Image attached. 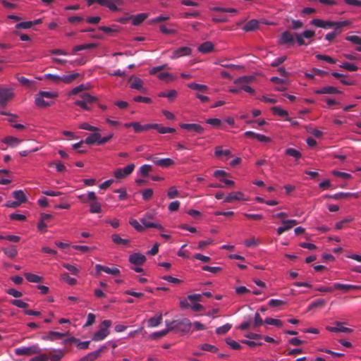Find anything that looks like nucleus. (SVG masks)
I'll return each instance as SVG.
<instances>
[{
    "label": "nucleus",
    "instance_id": "12",
    "mask_svg": "<svg viewBox=\"0 0 361 361\" xmlns=\"http://www.w3.org/2000/svg\"><path fill=\"white\" fill-rule=\"evenodd\" d=\"M336 326H334V327L327 326L326 330H328L330 332H334V333L343 332V333L350 334V333L353 332V329L343 326L342 323L340 322H336Z\"/></svg>",
    "mask_w": 361,
    "mask_h": 361
},
{
    "label": "nucleus",
    "instance_id": "4",
    "mask_svg": "<svg viewBox=\"0 0 361 361\" xmlns=\"http://www.w3.org/2000/svg\"><path fill=\"white\" fill-rule=\"evenodd\" d=\"M13 91L11 88L0 89V105L5 107L7 102L13 97Z\"/></svg>",
    "mask_w": 361,
    "mask_h": 361
},
{
    "label": "nucleus",
    "instance_id": "47",
    "mask_svg": "<svg viewBox=\"0 0 361 361\" xmlns=\"http://www.w3.org/2000/svg\"><path fill=\"white\" fill-rule=\"evenodd\" d=\"M272 113L274 115L279 116L281 117H284L288 116V111L283 109H281L279 106H273L271 109Z\"/></svg>",
    "mask_w": 361,
    "mask_h": 361
},
{
    "label": "nucleus",
    "instance_id": "11",
    "mask_svg": "<svg viewBox=\"0 0 361 361\" xmlns=\"http://www.w3.org/2000/svg\"><path fill=\"white\" fill-rule=\"evenodd\" d=\"M191 49L188 47H182L173 51L171 59H178L185 56H189L191 54Z\"/></svg>",
    "mask_w": 361,
    "mask_h": 361
},
{
    "label": "nucleus",
    "instance_id": "5",
    "mask_svg": "<svg viewBox=\"0 0 361 361\" xmlns=\"http://www.w3.org/2000/svg\"><path fill=\"white\" fill-rule=\"evenodd\" d=\"M135 169L133 164H130L123 169H118L114 171V177L117 179H122L130 175Z\"/></svg>",
    "mask_w": 361,
    "mask_h": 361
},
{
    "label": "nucleus",
    "instance_id": "7",
    "mask_svg": "<svg viewBox=\"0 0 361 361\" xmlns=\"http://www.w3.org/2000/svg\"><path fill=\"white\" fill-rule=\"evenodd\" d=\"M95 270H96V273L97 275H99L101 271H104L106 274H111L114 276H119L120 275L119 269L116 267L110 268V267H105V266H103L101 264H96Z\"/></svg>",
    "mask_w": 361,
    "mask_h": 361
},
{
    "label": "nucleus",
    "instance_id": "18",
    "mask_svg": "<svg viewBox=\"0 0 361 361\" xmlns=\"http://www.w3.org/2000/svg\"><path fill=\"white\" fill-rule=\"evenodd\" d=\"M244 195L241 192H234L228 194L224 199L225 202H231L234 200H244Z\"/></svg>",
    "mask_w": 361,
    "mask_h": 361
},
{
    "label": "nucleus",
    "instance_id": "55",
    "mask_svg": "<svg viewBox=\"0 0 361 361\" xmlns=\"http://www.w3.org/2000/svg\"><path fill=\"white\" fill-rule=\"evenodd\" d=\"M238 87H240V90H243L246 92H248L251 94H255V90L247 83H241V84H235Z\"/></svg>",
    "mask_w": 361,
    "mask_h": 361
},
{
    "label": "nucleus",
    "instance_id": "52",
    "mask_svg": "<svg viewBox=\"0 0 361 361\" xmlns=\"http://www.w3.org/2000/svg\"><path fill=\"white\" fill-rule=\"evenodd\" d=\"M225 341H226V343L233 350H240L242 348V346L240 345V344H239L238 342H236L231 338H228L226 339Z\"/></svg>",
    "mask_w": 361,
    "mask_h": 361
},
{
    "label": "nucleus",
    "instance_id": "2",
    "mask_svg": "<svg viewBox=\"0 0 361 361\" xmlns=\"http://www.w3.org/2000/svg\"><path fill=\"white\" fill-rule=\"evenodd\" d=\"M111 326V321L104 320L99 326V329L92 336V340L94 341H100L104 340L109 334V328Z\"/></svg>",
    "mask_w": 361,
    "mask_h": 361
},
{
    "label": "nucleus",
    "instance_id": "64",
    "mask_svg": "<svg viewBox=\"0 0 361 361\" xmlns=\"http://www.w3.org/2000/svg\"><path fill=\"white\" fill-rule=\"evenodd\" d=\"M291 23H292V25H291L290 28L294 30H299L301 27H302V26H303V23L302 21L298 20L292 19Z\"/></svg>",
    "mask_w": 361,
    "mask_h": 361
},
{
    "label": "nucleus",
    "instance_id": "15",
    "mask_svg": "<svg viewBox=\"0 0 361 361\" xmlns=\"http://www.w3.org/2000/svg\"><path fill=\"white\" fill-rule=\"evenodd\" d=\"M141 223L142 224V226L145 228H155L158 230L162 231L164 230L163 226L159 224L153 223L149 221L147 219V215H145L141 219Z\"/></svg>",
    "mask_w": 361,
    "mask_h": 361
},
{
    "label": "nucleus",
    "instance_id": "40",
    "mask_svg": "<svg viewBox=\"0 0 361 361\" xmlns=\"http://www.w3.org/2000/svg\"><path fill=\"white\" fill-rule=\"evenodd\" d=\"M166 324L167 326V329L152 334L151 335V338H159L160 337L166 336L170 331H171L170 325H169V322H166Z\"/></svg>",
    "mask_w": 361,
    "mask_h": 361
},
{
    "label": "nucleus",
    "instance_id": "31",
    "mask_svg": "<svg viewBox=\"0 0 361 361\" xmlns=\"http://www.w3.org/2000/svg\"><path fill=\"white\" fill-rule=\"evenodd\" d=\"M331 198H333L334 200H339L341 198L348 197H353L355 198H357L359 197L358 193H351V192H338L334 195L329 196Z\"/></svg>",
    "mask_w": 361,
    "mask_h": 361
},
{
    "label": "nucleus",
    "instance_id": "13",
    "mask_svg": "<svg viewBox=\"0 0 361 361\" xmlns=\"http://www.w3.org/2000/svg\"><path fill=\"white\" fill-rule=\"evenodd\" d=\"M314 93L317 94H334L341 93L339 90H338L336 87L332 86H325L319 89H317L314 90Z\"/></svg>",
    "mask_w": 361,
    "mask_h": 361
},
{
    "label": "nucleus",
    "instance_id": "49",
    "mask_svg": "<svg viewBox=\"0 0 361 361\" xmlns=\"http://www.w3.org/2000/svg\"><path fill=\"white\" fill-rule=\"evenodd\" d=\"M326 302L324 299H318L311 302L308 307V310H312L316 307H322L325 305Z\"/></svg>",
    "mask_w": 361,
    "mask_h": 361
},
{
    "label": "nucleus",
    "instance_id": "17",
    "mask_svg": "<svg viewBox=\"0 0 361 361\" xmlns=\"http://www.w3.org/2000/svg\"><path fill=\"white\" fill-rule=\"evenodd\" d=\"M293 42H294L293 35L288 31H285L281 35V38L279 39V44H292Z\"/></svg>",
    "mask_w": 361,
    "mask_h": 361
},
{
    "label": "nucleus",
    "instance_id": "32",
    "mask_svg": "<svg viewBox=\"0 0 361 361\" xmlns=\"http://www.w3.org/2000/svg\"><path fill=\"white\" fill-rule=\"evenodd\" d=\"M24 276H25V279L29 282H31V283H40L43 280L42 277H41L38 275L32 274V273H28V272L25 273Z\"/></svg>",
    "mask_w": 361,
    "mask_h": 361
},
{
    "label": "nucleus",
    "instance_id": "33",
    "mask_svg": "<svg viewBox=\"0 0 361 361\" xmlns=\"http://www.w3.org/2000/svg\"><path fill=\"white\" fill-rule=\"evenodd\" d=\"M2 142L11 147H15L21 142V140L12 136L5 137Z\"/></svg>",
    "mask_w": 361,
    "mask_h": 361
},
{
    "label": "nucleus",
    "instance_id": "26",
    "mask_svg": "<svg viewBox=\"0 0 361 361\" xmlns=\"http://www.w3.org/2000/svg\"><path fill=\"white\" fill-rule=\"evenodd\" d=\"M100 139V134L94 132L85 140V143L87 145H93L96 143L98 145V142Z\"/></svg>",
    "mask_w": 361,
    "mask_h": 361
},
{
    "label": "nucleus",
    "instance_id": "27",
    "mask_svg": "<svg viewBox=\"0 0 361 361\" xmlns=\"http://www.w3.org/2000/svg\"><path fill=\"white\" fill-rule=\"evenodd\" d=\"M35 103L36 106L39 108H44L51 105V104L49 102L45 101L44 97L39 94H36Z\"/></svg>",
    "mask_w": 361,
    "mask_h": 361
},
{
    "label": "nucleus",
    "instance_id": "42",
    "mask_svg": "<svg viewBox=\"0 0 361 361\" xmlns=\"http://www.w3.org/2000/svg\"><path fill=\"white\" fill-rule=\"evenodd\" d=\"M188 87L192 90H197L202 92H204L208 90L207 86L195 82L188 83Z\"/></svg>",
    "mask_w": 361,
    "mask_h": 361
},
{
    "label": "nucleus",
    "instance_id": "8",
    "mask_svg": "<svg viewBox=\"0 0 361 361\" xmlns=\"http://www.w3.org/2000/svg\"><path fill=\"white\" fill-rule=\"evenodd\" d=\"M146 259V257L144 255L137 252L130 255L128 260L134 265L140 266L145 262Z\"/></svg>",
    "mask_w": 361,
    "mask_h": 361
},
{
    "label": "nucleus",
    "instance_id": "60",
    "mask_svg": "<svg viewBox=\"0 0 361 361\" xmlns=\"http://www.w3.org/2000/svg\"><path fill=\"white\" fill-rule=\"evenodd\" d=\"M340 67L348 71H356L358 69L357 66H356L353 63H343L341 65H340Z\"/></svg>",
    "mask_w": 361,
    "mask_h": 361
},
{
    "label": "nucleus",
    "instance_id": "39",
    "mask_svg": "<svg viewBox=\"0 0 361 361\" xmlns=\"http://www.w3.org/2000/svg\"><path fill=\"white\" fill-rule=\"evenodd\" d=\"M333 286H334V290H343V291L353 290V288H356L355 285L342 284V283H334Z\"/></svg>",
    "mask_w": 361,
    "mask_h": 361
},
{
    "label": "nucleus",
    "instance_id": "6",
    "mask_svg": "<svg viewBox=\"0 0 361 361\" xmlns=\"http://www.w3.org/2000/svg\"><path fill=\"white\" fill-rule=\"evenodd\" d=\"M147 159L151 160L155 165L162 168H166L174 164L173 160L170 158L159 159L155 157H152Z\"/></svg>",
    "mask_w": 361,
    "mask_h": 361
},
{
    "label": "nucleus",
    "instance_id": "63",
    "mask_svg": "<svg viewBox=\"0 0 361 361\" xmlns=\"http://www.w3.org/2000/svg\"><path fill=\"white\" fill-rule=\"evenodd\" d=\"M32 26V21L21 22L16 25V28L20 29H28Z\"/></svg>",
    "mask_w": 361,
    "mask_h": 361
},
{
    "label": "nucleus",
    "instance_id": "59",
    "mask_svg": "<svg viewBox=\"0 0 361 361\" xmlns=\"http://www.w3.org/2000/svg\"><path fill=\"white\" fill-rule=\"evenodd\" d=\"M11 304L22 309H26L29 307V305L27 302L21 300H13L11 301Z\"/></svg>",
    "mask_w": 361,
    "mask_h": 361
},
{
    "label": "nucleus",
    "instance_id": "14",
    "mask_svg": "<svg viewBox=\"0 0 361 361\" xmlns=\"http://www.w3.org/2000/svg\"><path fill=\"white\" fill-rule=\"evenodd\" d=\"M130 87L132 89L137 90L142 92H145L146 90L142 86V81L141 79H140L139 78H136V77H135V78L131 77L130 78Z\"/></svg>",
    "mask_w": 361,
    "mask_h": 361
},
{
    "label": "nucleus",
    "instance_id": "61",
    "mask_svg": "<svg viewBox=\"0 0 361 361\" xmlns=\"http://www.w3.org/2000/svg\"><path fill=\"white\" fill-rule=\"evenodd\" d=\"M79 128L82 130H87L92 132H97L99 130V128L94 126H92L87 123H82L80 125Z\"/></svg>",
    "mask_w": 361,
    "mask_h": 361
},
{
    "label": "nucleus",
    "instance_id": "10",
    "mask_svg": "<svg viewBox=\"0 0 361 361\" xmlns=\"http://www.w3.org/2000/svg\"><path fill=\"white\" fill-rule=\"evenodd\" d=\"M180 127L182 129H185L190 131H194L200 135L203 134L204 131L203 127L196 123H181L180 125Z\"/></svg>",
    "mask_w": 361,
    "mask_h": 361
},
{
    "label": "nucleus",
    "instance_id": "50",
    "mask_svg": "<svg viewBox=\"0 0 361 361\" xmlns=\"http://www.w3.org/2000/svg\"><path fill=\"white\" fill-rule=\"evenodd\" d=\"M61 279L69 285H75L77 282L76 279L71 278L68 273H63L61 276Z\"/></svg>",
    "mask_w": 361,
    "mask_h": 361
},
{
    "label": "nucleus",
    "instance_id": "21",
    "mask_svg": "<svg viewBox=\"0 0 361 361\" xmlns=\"http://www.w3.org/2000/svg\"><path fill=\"white\" fill-rule=\"evenodd\" d=\"M68 333H60L57 331H49L47 335L43 337L44 340L54 341L66 336Z\"/></svg>",
    "mask_w": 361,
    "mask_h": 361
},
{
    "label": "nucleus",
    "instance_id": "43",
    "mask_svg": "<svg viewBox=\"0 0 361 361\" xmlns=\"http://www.w3.org/2000/svg\"><path fill=\"white\" fill-rule=\"evenodd\" d=\"M111 239L112 241L117 245H128L129 243L128 239H123L118 234H113Z\"/></svg>",
    "mask_w": 361,
    "mask_h": 361
},
{
    "label": "nucleus",
    "instance_id": "58",
    "mask_svg": "<svg viewBox=\"0 0 361 361\" xmlns=\"http://www.w3.org/2000/svg\"><path fill=\"white\" fill-rule=\"evenodd\" d=\"M157 78L161 80L171 81L173 80V77L167 72L159 73L157 75Z\"/></svg>",
    "mask_w": 361,
    "mask_h": 361
},
{
    "label": "nucleus",
    "instance_id": "28",
    "mask_svg": "<svg viewBox=\"0 0 361 361\" xmlns=\"http://www.w3.org/2000/svg\"><path fill=\"white\" fill-rule=\"evenodd\" d=\"M121 5H123L122 0H107L106 7H107L108 8H109V10L112 11H118L117 6Z\"/></svg>",
    "mask_w": 361,
    "mask_h": 361
},
{
    "label": "nucleus",
    "instance_id": "22",
    "mask_svg": "<svg viewBox=\"0 0 361 361\" xmlns=\"http://www.w3.org/2000/svg\"><path fill=\"white\" fill-rule=\"evenodd\" d=\"M162 322V314L161 313L157 314L155 317H153L148 319L147 326L149 327H156L159 326Z\"/></svg>",
    "mask_w": 361,
    "mask_h": 361
},
{
    "label": "nucleus",
    "instance_id": "19",
    "mask_svg": "<svg viewBox=\"0 0 361 361\" xmlns=\"http://www.w3.org/2000/svg\"><path fill=\"white\" fill-rule=\"evenodd\" d=\"M64 355L65 352L62 350H54L49 352L48 359L51 361H60Z\"/></svg>",
    "mask_w": 361,
    "mask_h": 361
},
{
    "label": "nucleus",
    "instance_id": "38",
    "mask_svg": "<svg viewBox=\"0 0 361 361\" xmlns=\"http://www.w3.org/2000/svg\"><path fill=\"white\" fill-rule=\"evenodd\" d=\"M82 100L87 104H93L97 101V98L94 97L89 93L85 92L80 95Z\"/></svg>",
    "mask_w": 361,
    "mask_h": 361
},
{
    "label": "nucleus",
    "instance_id": "48",
    "mask_svg": "<svg viewBox=\"0 0 361 361\" xmlns=\"http://www.w3.org/2000/svg\"><path fill=\"white\" fill-rule=\"evenodd\" d=\"M214 154L216 157L229 156L231 152L228 149H223L221 147L218 146L215 148Z\"/></svg>",
    "mask_w": 361,
    "mask_h": 361
},
{
    "label": "nucleus",
    "instance_id": "30",
    "mask_svg": "<svg viewBox=\"0 0 361 361\" xmlns=\"http://www.w3.org/2000/svg\"><path fill=\"white\" fill-rule=\"evenodd\" d=\"M79 76V73H74L68 75H63L61 78V82L65 84H70Z\"/></svg>",
    "mask_w": 361,
    "mask_h": 361
},
{
    "label": "nucleus",
    "instance_id": "53",
    "mask_svg": "<svg viewBox=\"0 0 361 361\" xmlns=\"http://www.w3.org/2000/svg\"><path fill=\"white\" fill-rule=\"evenodd\" d=\"M264 322L267 324L274 325V326H279V327L281 326L283 324V323L281 320L277 319H273L271 317L267 318L264 320Z\"/></svg>",
    "mask_w": 361,
    "mask_h": 361
},
{
    "label": "nucleus",
    "instance_id": "37",
    "mask_svg": "<svg viewBox=\"0 0 361 361\" xmlns=\"http://www.w3.org/2000/svg\"><path fill=\"white\" fill-rule=\"evenodd\" d=\"M97 47V44L95 43L83 44L77 45V46L74 47L73 49V51L77 52V51L85 50V49H93Z\"/></svg>",
    "mask_w": 361,
    "mask_h": 361
},
{
    "label": "nucleus",
    "instance_id": "29",
    "mask_svg": "<svg viewBox=\"0 0 361 361\" xmlns=\"http://www.w3.org/2000/svg\"><path fill=\"white\" fill-rule=\"evenodd\" d=\"M2 251L7 257L11 259L14 258L18 254V251L14 245H11L8 247H4L2 248Z\"/></svg>",
    "mask_w": 361,
    "mask_h": 361
},
{
    "label": "nucleus",
    "instance_id": "35",
    "mask_svg": "<svg viewBox=\"0 0 361 361\" xmlns=\"http://www.w3.org/2000/svg\"><path fill=\"white\" fill-rule=\"evenodd\" d=\"M255 80V77L252 75H245L243 77H240L234 80V84H241V83H252Z\"/></svg>",
    "mask_w": 361,
    "mask_h": 361
},
{
    "label": "nucleus",
    "instance_id": "56",
    "mask_svg": "<svg viewBox=\"0 0 361 361\" xmlns=\"http://www.w3.org/2000/svg\"><path fill=\"white\" fill-rule=\"evenodd\" d=\"M152 167L150 165L145 164L140 168V172L142 176L145 177L152 171Z\"/></svg>",
    "mask_w": 361,
    "mask_h": 361
},
{
    "label": "nucleus",
    "instance_id": "23",
    "mask_svg": "<svg viewBox=\"0 0 361 361\" xmlns=\"http://www.w3.org/2000/svg\"><path fill=\"white\" fill-rule=\"evenodd\" d=\"M214 49V44L211 42H205L198 47V51L203 54L211 52Z\"/></svg>",
    "mask_w": 361,
    "mask_h": 361
},
{
    "label": "nucleus",
    "instance_id": "51",
    "mask_svg": "<svg viewBox=\"0 0 361 361\" xmlns=\"http://www.w3.org/2000/svg\"><path fill=\"white\" fill-rule=\"evenodd\" d=\"M232 327L230 324H226L216 328V333L219 335L224 334L228 332Z\"/></svg>",
    "mask_w": 361,
    "mask_h": 361
},
{
    "label": "nucleus",
    "instance_id": "45",
    "mask_svg": "<svg viewBox=\"0 0 361 361\" xmlns=\"http://www.w3.org/2000/svg\"><path fill=\"white\" fill-rule=\"evenodd\" d=\"M90 213L97 214V213H100L102 212L101 204L97 200L92 202L90 204Z\"/></svg>",
    "mask_w": 361,
    "mask_h": 361
},
{
    "label": "nucleus",
    "instance_id": "3",
    "mask_svg": "<svg viewBox=\"0 0 361 361\" xmlns=\"http://www.w3.org/2000/svg\"><path fill=\"white\" fill-rule=\"evenodd\" d=\"M41 348L37 344L18 348L14 350V353L18 356H30L32 355H38L41 353Z\"/></svg>",
    "mask_w": 361,
    "mask_h": 361
},
{
    "label": "nucleus",
    "instance_id": "25",
    "mask_svg": "<svg viewBox=\"0 0 361 361\" xmlns=\"http://www.w3.org/2000/svg\"><path fill=\"white\" fill-rule=\"evenodd\" d=\"M259 27V22L257 20H249L243 27V30L245 32H250L257 29Z\"/></svg>",
    "mask_w": 361,
    "mask_h": 361
},
{
    "label": "nucleus",
    "instance_id": "41",
    "mask_svg": "<svg viewBox=\"0 0 361 361\" xmlns=\"http://www.w3.org/2000/svg\"><path fill=\"white\" fill-rule=\"evenodd\" d=\"M285 154L287 156L293 157L296 160L300 159L302 157L301 153L293 148L286 149L285 151Z\"/></svg>",
    "mask_w": 361,
    "mask_h": 361
},
{
    "label": "nucleus",
    "instance_id": "9",
    "mask_svg": "<svg viewBox=\"0 0 361 361\" xmlns=\"http://www.w3.org/2000/svg\"><path fill=\"white\" fill-rule=\"evenodd\" d=\"M283 226H280L277 228L278 235H281L286 231L290 230L293 226H295L298 222L295 219L283 220L282 221Z\"/></svg>",
    "mask_w": 361,
    "mask_h": 361
},
{
    "label": "nucleus",
    "instance_id": "20",
    "mask_svg": "<svg viewBox=\"0 0 361 361\" xmlns=\"http://www.w3.org/2000/svg\"><path fill=\"white\" fill-rule=\"evenodd\" d=\"M102 351V348H99L97 350L91 352V353H88L87 355H86L85 356L82 357L78 361H94L97 357H99Z\"/></svg>",
    "mask_w": 361,
    "mask_h": 361
},
{
    "label": "nucleus",
    "instance_id": "1",
    "mask_svg": "<svg viewBox=\"0 0 361 361\" xmlns=\"http://www.w3.org/2000/svg\"><path fill=\"white\" fill-rule=\"evenodd\" d=\"M169 325L171 331L185 334L190 331L192 323L188 319L185 318L182 320L173 321L169 323Z\"/></svg>",
    "mask_w": 361,
    "mask_h": 361
},
{
    "label": "nucleus",
    "instance_id": "24",
    "mask_svg": "<svg viewBox=\"0 0 361 361\" xmlns=\"http://www.w3.org/2000/svg\"><path fill=\"white\" fill-rule=\"evenodd\" d=\"M147 18V13H139V14H137L135 16H131V19H132V24L133 25H140L146 18Z\"/></svg>",
    "mask_w": 361,
    "mask_h": 361
},
{
    "label": "nucleus",
    "instance_id": "16",
    "mask_svg": "<svg viewBox=\"0 0 361 361\" xmlns=\"http://www.w3.org/2000/svg\"><path fill=\"white\" fill-rule=\"evenodd\" d=\"M311 24L317 27H331L335 25L334 22L333 21H324L320 19H313L311 21Z\"/></svg>",
    "mask_w": 361,
    "mask_h": 361
},
{
    "label": "nucleus",
    "instance_id": "34",
    "mask_svg": "<svg viewBox=\"0 0 361 361\" xmlns=\"http://www.w3.org/2000/svg\"><path fill=\"white\" fill-rule=\"evenodd\" d=\"M345 39L347 41H349L355 44L358 45L356 48V50L357 51L361 52V37L356 36V35H352V36H348L345 37Z\"/></svg>",
    "mask_w": 361,
    "mask_h": 361
},
{
    "label": "nucleus",
    "instance_id": "57",
    "mask_svg": "<svg viewBox=\"0 0 361 361\" xmlns=\"http://www.w3.org/2000/svg\"><path fill=\"white\" fill-rule=\"evenodd\" d=\"M167 196L169 199H173L179 196V192L176 190V187L171 186L168 190Z\"/></svg>",
    "mask_w": 361,
    "mask_h": 361
},
{
    "label": "nucleus",
    "instance_id": "46",
    "mask_svg": "<svg viewBox=\"0 0 361 361\" xmlns=\"http://www.w3.org/2000/svg\"><path fill=\"white\" fill-rule=\"evenodd\" d=\"M177 96V92L175 90H171L169 92H163L159 94V97H166L170 100L173 99Z\"/></svg>",
    "mask_w": 361,
    "mask_h": 361
},
{
    "label": "nucleus",
    "instance_id": "54",
    "mask_svg": "<svg viewBox=\"0 0 361 361\" xmlns=\"http://www.w3.org/2000/svg\"><path fill=\"white\" fill-rule=\"evenodd\" d=\"M200 348L204 351H209V352H213V353H216L218 351V348H216L214 345L207 344V343L202 344L200 346Z\"/></svg>",
    "mask_w": 361,
    "mask_h": 361
},
{
    "label": "nucleus",
    "instance_id": "36",
    "mask_svg": "<svg viewBox=\"0 0 361 361\" xmlns=\"http://www.w3.org/2000/svg\"><path fill=\"white\" fill-rule=\"evenodd\" d=\"M255 80V77L252 75H245L243 77H240L234 80V84H241V83H252Z\"/></svg>",
    "mask_w": 361,
    "mask_h": 361
},
{
    "label": "nucleus",
    "instance_id": "44",
    "mask_svg": "<svg viewBox=\"0 0 361 361\" xmlns=\"http://www.w3.org/2000/svg\"><path fill=\"white\" fill-rule=\"evenodd\" d=\"M13 197L18 200V202L23 203L27 201V198L22 190H16L13 192Z\"/></svg>",
    "mask_w": 361,
    "mask_h": 361
},
{
    "label": "nucleus",
    "instance_id": "62",
    "mask_svg": "<svg viewBox=\"0 0 361 361\" xmlns=\"http://www.w3.org/2000/svg\"><path fill=\"white\" fill-rule=\"evenodd\" d=\"M316 58L318 60H322V61H324L329 63H336V61L333 58H331L329 56H326V55L317 54Z\"/></svg>",
    "mask_w": 361,
    "mask_h": 361
}]
</instances>
